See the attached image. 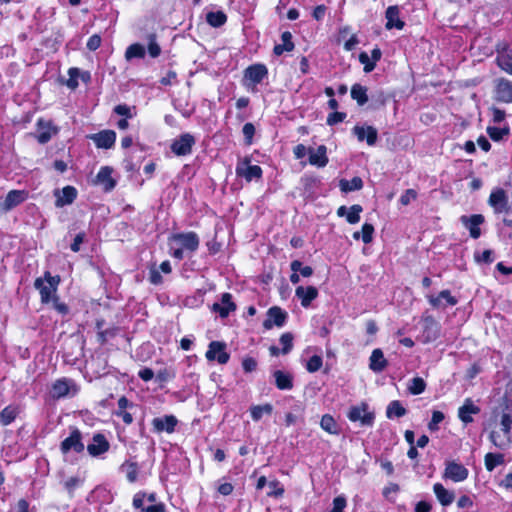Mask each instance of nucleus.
Here are the masks:
<instances>
[{
    "label": "nucleus",
    "instance_id": "1",
    "mask_svg": "<svg viewBox=\"0 0 512 512\" xmlns=\"http://www.w3.org/2000/svg\"><path fill=\"white\" fill-rule=\"evenodd\" d=\"M492 421L497 423L499 420L501 431L500 435L497 431L492 430L489 435L490 441L499 449H507L511 444V428H512V411L509 406H499L492 411Z\"/></svg>",
    "mask_w": 512,
    "mask_h": 512
},
{
    "label": "nucleus",
    "instance_id": "2",
    "mask_svg": "<svg viewBox=\"0 0 512 512\" xmlns=\"http://www.w3.org/2000/svg\"><path fill=\"white\" fill-rule=\"evenodd\" d=\"M59 283L60 277L58 275L52 276L48 271L44 273V278H36L34 287L39 291L42 304L50 303L57 296Z\"/></svg>",
    "mask_w": 512,
    "mask_h": 512
},
{
    "label": "nucleus",
    "instance_id": "3",
    "mask_svg": "<svg viewBox=\"0 0 512 512\" xmlns=\"http://www.w3.org/2000/svg\"><path fill=\"white\" fill-rule=\"evenodd\" d=\"M496 64L504 72L512 75V49L505 41L498 42L495 46Z\"/></svg>",
    "mask_w": 512,
    "mask_h": 512
},
{
    "label": "nucleus",
    "instance_id": "4",
    "mask_svg": "<svg viewBox=\"0 0 512 512\" xmlns=\"http://www.w3.org/2000/svg\"><path fill=\"white\" fill-rule=\"evenodd\" d=\"M488 204L493 208L495 213H509L511 206L506 191L502 188L494 189L488 199Z\"/></svg>",
    "mask_w": 512,
    "mask_h": 512
},
{
    "label": "nucleus",
    "instance_id": "5",
    "mask_svg": "<svg viewBox=\"0 0 512 512\" xmlns=\"http://www.w3.org/2000/svg\"><path fill=\"white\" fill-rule=\"evenodd\" d=\"M268 75L267 67L264 64H253L244 70V85L249 87L257 85Z\"/></svg>",
    "mask_w": 512,
    "mask_h": 512
},
{
    "label": "nucleus",
    "instance_id": "6",
    "mask_svg": "<svg viewBox=\"0 0 512 512\" xmlns=\"http://www.w3.org/2000/svg\"><path fill=\"white\" fill-rule=\"evenodd\" d=\"M84 449L85 446L82 442V434L77 428H74L70 435L60 444V450L63 454H67L70 451L81 453Z\"/></svg>",
    "mask_w": 512,
    "mask_h": 512
},
{
    "label": "nucleus",
    "instance_id": "7",
    "mask_svg": "<svg viewBox=\"0 0 512 512\" xmlns=\"http://www.w3.org/2000/svg\"><path fill=\"white\" fill-rule=\"evenodd\" d=\"M195 138L189 133H184L171 144V151L177 156H186L192 152Z\"/></svg>",
    "mask_w": 512,
    "mask_h": 512
},
{
    "label": "nucleus",
    "instance_id": "8",
    "mask_svg": "<svg viewBox=\"0 0 512 512\" xmlns=\"http://www.w3.org/2000/svg\"><path fill=\"white\" fill-rule=\"evenodd\" d=\"M348 418L352 422L360 421L363 426H372L375 416L368 411L367 404L362 403L360 406L351 407Z\"/></svg>",
    "mask_w": 512,
    "mask_h": 512
},
{
    "label": "nucleus",
    "instance_id": "9",
    "mask_svg": "<svg viewBox=\"0 0 512 512\" xmlns=\"http://www.w3.org/2000/svg\"><path fill=\"white\" fill-rule=\"evenodd\" d=\"M226 344L220 341H212L206 351V358L208 361L217 360L219 364H226L229 361L230 355L226 352Z\"/></svg>",
    "mask_w": 512,
    "mask_h": 512
},
{
    "label": "nucleus",
    "instance_id": "10",
    "mask_svg": "<svg viewBox=\"0 0 512 512\" xmlns=\"http://www.w3.org/2000/svg\"><path fill=\"white\" fill-rule=\"evenodd\" d=\"M494 98L498 102L512 103V81L506 78L495 80Z\"/></svg>",
    "mask_w": 512,
    "mask_h": 512
},
{
    "label": "nucleus",
    "instance_id": "11",
    "mask_svg": "<svg viewBox=\"0 0 512 512\" xmlns=\"http://www.w3.org/2000/svg\"><path fill=\"white\" fill-rule=\"evenodd\" d=\"M287 313L278 306H273L268 309L267 317L263 322V327L267 330L272 329L274 326L283 327L287 320Z\"/></svg>",
    "mask_w": 512,
    "mask_h": 512
},
{
    "label": "nucleus",
    "instance_id": "12",
    "mask_svg": "<svg viewBox=\"0 0 512 512\" xmlns=\"http://www.w3.org/2000/svg\"><path fill=\"white\" fill-rule=\"evenodd\" d=\"M177 424L178 419L174 415L155 417L151 421L153 431L158 434L162 432H166L168 434L173 433Z\"/></svg>",
    "mask_w": 512,
    "mask_h": 512
},
{
    "label": "nucleus",
    "instance_id": "13",
    "mask_svg": "<svg viewBox=\"0 0 512 512\" xmlns=\"http://www.w3.org/2000/svg\"><path fill=\"white\" fill-rule=\"evenodd\" d=\"M171 240L190 252H195L199 247V237L195 232L177 233L172 235Z\"/></svg>",
    "mask_w": 512,
    "mask_h": 512
},
{
    "label": "nucleus",
    "instance_id": "14",
    "mask_svg": "<svg viewBox=\"0 0 512 512\" xmlns=\"http://www.w3.org/2000/svg\"><path fill=\"white\" fill-rule=\"evenodd\" d=\"M463 226L469 230L470 236L473 239H478L481 235L480 225L484 222V216L481 214H474L471 216L463 215L460 218Z\"/></svg>",
    "mask_w": 512,
    "mask_h": 512
},
{
    "label": "nucleus",
    "instance_id": "15",
    "mask_svg": "<svg viewBox=\"0 0 512 512\" xmlns=\"http://www.w3.org/2000/svg\"><path fill=\"white\" fill-rule=\"evenodd\" d=\"M236 174L250 182L253 179H260L262 177V169L258 165H249V159L246 158L242 163L237 165Z\"/></svg>",
    "mask_w": 512,
    "mask_h": 512
},
{
    "label": "nucleus",
    "instance_id": "16",
    "mask_svg": "<svg viewBox=\"0 0 512 512\" xmlns=\"http://www.w3.org/2000/svg\"><path fill=\"white\" fill-rule=\"evenodd\" d=\"M89 138L95 143L97 148L110 149L115 144L116 133L113 130H102L90 135Z\"/></svg>",
    "mask_w": 512,
    "mask_h": 512
},
{
    "label": "nucleus",
    "instance_id": "17",
    "mask_svg": "<svg viewBox=\"0 0 512 512\" xmlns=\"http://www.w3.org/2000/svg\"><path fill=\"white\" fill-rule=\"evenodd\" d=\"M468 469L462 464L456 462H448L445 468L444 477L454 482H462L468 477Z\"/></svg>",
    "mask_w": 512,
    "mask_h": 512
},
{
    "label": "nucleus",
    "instance_id": "18",
    "mask_svg": "<svg viewBox=\"0 0 512 512\" xmlns=\"http://www.w3.org/2000/svg\"><path fill=\"white\" fill-rule=\"evenodd\" d=\"M109 447L110 445L106 437L101 433H97L93 436V442L87 445V451L91 456L97 457L107 452Z\"/></svg>",
    "mask_w": 512,
    "mask_h": 512
},
{
    "label": "nucleus",
    "instance_id": "19",
    "mask_svg": "<svg viewBox=\"0 0 512 512\" xmlns=\"http://www.w3.org/2000/svg\"><path fill=\"white\" fill-rule=\"evenodd\" d=\"M439 331L438 323L432 317H427L423 321L422 342L430 343L435 341L439 336Z\"/></svg>",
    "mask_w": 512,
    "mask_h": 512
},
{
    "label": "nucleus",
    "instance_id": "20",
    "mask_svg": "<svg viewBox=\"0 0 512 512\" xmlns=\"http://www.w3.org/2000/svg\"><path fill=\"white\" fill-rule=\"evenodd\" d=\"M399 15L400 9L397 5L389 6L385 12V17L387 20L385 28L388 30L393 28L402 30L405 26V22L400 19Z\"/></svg>",
    "mask_w": 512,
    "mask_h": 512
},
{
    "label": "nucleus",
    "instance_id": "21",
    "mask_svg": "<svg viewBox=\"0 0 512 512\" xmlns=\"http://www.w3.org/2000/svg\"><path fill=\"white\" fill-rule=\"evenodd\" d=\"M38 134L36 136L37 141L40 144L49 142L53 135L57 133V129L52 126L51 122L39 119L37 121Z\"/></svg>",
    "mask_w": 512,
    "mask_h": 512
},
{
    "label": "nucleus",
    "instance_id": "22",
    "mask_svg": "<svg viewBox=\"0 0 512 512\" xmlns=\"http://www.w3.org/2000/svg\"><path fill=\"white\" fill-rule=\"evenodd\" d=\"M353 133L359 141L362 142V141L366 140V142L369 146L375 145V143L377 141V137H378L377 130L372 126H367V127L355 126L353 128Z\"/></svg>",
    "mask_w": 512,
    "mask_h": 512
},
{
    "label": "nucleus",
    "instance_id": "23",
    "mask_svg": "<svg viewBox=\"0 0 512 512\" xmlns=\"http://www.w3.org/2000/svg\"><path fill=\"white\" fill-rule=\"evenodd\" d=\"M295 295L300 299L301 305L307 308L310 306L311 302L317 298L318 290L314 286H298L295 290Z\"/></svg>",
    "mask_w": 512,
    "mask_h": 512
},
{
    "label": "nucleus",
    "instance_id": "24",
    "mask_svg": "<svg viewBox=\"0 0 512 512\" xmlns=\"http://www.w3.org/2000/svg\"><path fill=\"white\" fill-rule=\"evenodd\" d=\"M309 163L317 167H325L328 163L327 148L325 145L318 146L317 149L308 150Z\"/></svg>",
    "mask_w": 512,
    "mask_h": 512
},
{
    "label": "nucleus",
    "instance_id": "25",
    "mask_svg": "<svg viewBox=\"0 0 512 512\" xmlns=\"http://www.w3.org/2000/svg\"><path fill=\"white\" fill-rule=\"evenodd\" d=\"M213 311L218 312L220 317L226 318L230 312L236 309L235 303L232 301L230 293H224L221 298V303L213 304Z\"/></svg>",
    "mask_w": 512,
    "mask_h": 512
},
{
    "label": "nucleus",
    "instance_id": "26",
    "mask_svg": "<svg viewBox=\"0 0 512 512\" xmlns=\"http://www.w3.org/2000/svg\"><path fill=\"white\" fill-rule=\"evenodd\" d=\"M27 193L24 190H11L6 195L3 208L5 211H10L26 200Z\"/></svg>",
    "mask_w": 512,
    "mask_h": 512
},
{
    "label": "nucleus",
    "instance_id": "27",
    "mask_svg": "<svg viewBox=\"0 0 512 512\" xmlns=\"http://www.w3.org/2000/svg\"><path fill=\"white\" fill-rule=\"evenodd\" d=\"M55 195L57 197L55 202L56 207H63L73 203L77 196V190L73 186H66L61 192L57 191Z\"/></svg>",
    "mask_w": 512,
    "mask_h": 512
},
{
    "label": "nucleus",
    "instance_id": "28",
    "mask_svg": "<svg viewBox=\"0 0 512 512\" xmlns=\"http://www.w3.org/2000/svg\"><path fill=\"white\" fill-rule=\"evenodd\" d=\"M112 172V168L104 166L96 176V183L102 185L105 191H111L116 185V181L112 178Z\"/></svg>",
    "mask_w": 512,
    "mask_h": 512
},
{
    "label": "nucleus",
    "instance_id": "29",
    "mask_svg": "<svg viewBox=\"0 0 512 512\" xmlns=\"http://www.w3.org/2000/svg\"><path fill=\"white\" fill-rule=\"evenodd\" d=\"M480 409L475 406L471 399H466L458 410V417L464 424L473 422L472 414H478Z\"/></svg>",
    "mask_w": 512,
    "mask_h": 512
},
{
    "label": "nucleus",
    "instance_id": "30",
    "mask_svg": "<svg viewBox=\"0 0 512 512\" xmlns=\"http://www.w3.org/2000/svg\"><path fill=\"white\" fill-rule=\"evenodd\" d=\"M387 360L381 349H374L370 356L369 368L376 373L382 372L387 367Z\"/></svg>",
    "mask_w": 512,
    "mask_h": 512
},
{
    "label": "nucleus",
    "instance_id": "31",
    "mask_svg": "<svg viewBox=\"0 0 512 512\" xmlns=\"http://www.w3.org/2000/svg\"><path fill=\"white\" fill-rule=\"evenodd\" d=\"M433 491L443 506H449L455 499L454 492L447 490L441 483L434 484Z\"/></svg>",
    "mask_w": 512,
    "mask_h": 512
},
{
    "label": "nucleus",
    "instance_id": "32",
    "mask_svg": "<svg viewBox=\"0 0 512 512\" xmlns=\"http://www.w3.org/2000/svg\"><path fill=\"white\" fill-rule=\"evenodd\" d=\"M73 382L68 379H59L52 386V395L54 398H62L69 394Z\"/></svg>",
    "mask_w": 512,
    "mask_h": 512
},
{
    "label": "nucleus",
    "instance_id": "33",
    "mask_svg": "<svg viewBox=\"0 0 512 512\" xmlns=\"http://www.w3.org/2000/svg\"><path fill=\"white\" fill-rule=\"evenodd\" d=\"M281 44L274 46V54L280 56L284 52H290L294 49V43L292 42V34L289 31H285L281 34Z\"/></svg>",
    "mask_w": 512,
    "mask_h": 512
},
{
    "label": "nucleus",
    "instance_id": "34",
    "mask_svg": "<svg viewBox=\"0 0 512 512\" xmlns=\"http://www.w3.org/2000/svg\"><path fill=\"white\" fill-rule=\"evenodd\" d=\"M275 378V385L280 390H290L293 388L292 376L281 370H277L273 373Z\"/></svg>",
    "mask_w": 512,
    "mask_h": 512
},
{
    "label": "nucleus",
    "instance_id": "35",
    "mask_svg": "<svg viewBox=\"0 0 512 512\" xmlns=\"http://www.w3.org/2000/svg\"><path fill=\"white\" fill-rule=\"evenodd\" d=\"M442 299H444L450 306L457 304V299L451 295L449 290H442L438 296H430L428 298L429 303L435 308H438L442 305Z\"/></svg>",
    "mask_w": 512,
    "mask_h": 512
},
{
    "label": "nucleus",
    "instance_id": "36",
    "mask_svg": "<svg viewBox=\"0 0 512 512\" xmlns=\"http://www.w3.org/2000/svg\"><path fill=\"white\" fill-rule=\"evenodd\" d=\"M340 190L344 193L357 191L362 189L363 181L360 177H353L351 180L341 179L339 181Z\"/></svg>",
    "mask_w": 512,
    "mask_h": 512
},
{
    "label": "nucleus",
    "instance_id": "37",
    "mask_svg": "<svg viewBox=\"0 0 512 512\" xmlns=\"http://www.w3.org/2000/svg\"><path fill=\"white\" fill-rule=\"evenodd\" d=\"M351 97L359 106H363L368 102L367 88L361 84H354L351 87Z\"/></svg>",
    "mask_w": 512,
    "mask_h": 512
},
{
    "label": "nucleus",
    "instance_id": "38",
    "mask_svg": "<svg viewBox=\"0 0 512 512\" xmlns=\"http://www.w3.org/2000/svg\"><path fill=\"white\" fill-rule=\"evenodd\" d=\"M407 410L403 407L399 400L391 401L386 408V417L392 419L394 417L400 418L406 415Z\"/></svg>",
    "mask_w": 512,
    "mask_h": 512
},
{
    "label": "nucleus",
    "instance_id": "39",
    "mask_svg": "<svg viewBox=\"0 0 512 512\" xmlns=\"http://www.w3.org/2000/svg\"><path fill=\"white\" fill-rule=\"evenodd\" d=\"M484 462L487 471L492 472L497 466L504 463V455L500 453H487Z\"/></svg>",
    "mask_w": 512,
    "mask_h": 512
},
{
    "label": "nucleus",
    "instance_id": "40",
    "mask_svg": "<svg viewBox=\"0 0 512 512\" xmlns=\"http://www.w3.org/2000/svg\"><path fill=\"white\" fill-rule=\"evenodd\" d=\"M320 426L324 431L328 432L329 434H339L338 425L335 419L330 414H325L322 416Z\"/></svg>",
    "mask_w": 512,
    "mask_h": 512
},
{
    "label": "nucleus",
    "instance_id": "41",
    "mask_svg": "<svg viewBox=\"0 0 512 512\" xmlns=\"http://www.w3.org/2000/svg\"><path fill=\"white\" fill-rule=\"evenodd\" d=\"M18 408L12 405L5 407L0 412V423L4 426L11 424L18 415Z\"/></svg>",
    "mask_w": 512,
    "mask_h": 512
},
{
    "label": "nucleus",
    "instance_id": "42",
    "mask_svg": "<svg viewBox=\"0 0 512 512\" xmlns=\"http://www.w3.org/2000/svg\"><path fill=\"white\" fill-rule=\"evenodd\" d=\"M206 21L212 27L218 28L226 23L227 16L222 11H216V12L212 11V12L207 13Z\"/></svg>",
    "mask_w": 512,
    "mask_h": 512
},
{
    "label": "nucleus",
    "instance_id": "43",
    "mask_svg": "<svg viewBox=\"0 0 512 512\" xmlns=\"http://www.w3.org/2000/svg\"><path fill=\"white\" fill-rule=\"evenodd\" d=\"M272 411L273 407L269 403L264 405H256L251 407L250 409L251 418L253 419V421H259L264 414L271 415Z\"/></svg>",
    "mask_w": 512,
    "mask_h": 512
},
{
    "label": "nucleus",
    "instance_id": "44",
    "mask_svg": "<svg viewBox=\"0 0 512 512\" xmlns=\"http://www.w3.org/2000/svg\"><path fill=\"white\" fill-rule=\"evenodd\" d=\"M145 56V48L139 43L130 45L125 52V58L130 61L133 58H143Z\"/></svg>",
    "mask_w": 512,
    "mask_h": 512
},
{
    "label": "nucleus",
    "instance_id": "45",
    "mask_svg": "<svg viewBox=\"0 0 512 512\" xmlns=\"http://www.w3.org/2000/svg\"><path fill=\"white\" fill-rule=\"evenodd\" d=\"M426 389V382L421 377H414L409 381L408 391L412 395H419Z\"/></svg>",
    "mask_w": 512,
    "mask_h": 512
},
{
    "label": "nucleus",
    "instance_id": "46",
    "mask_svg": "<svg viewBox=\"0 0 512 512\" xmlns=\"http://www.w3.org/2000/svg\"><path fill=\"white\" fill-rule=\"evenodd\" d=\"M363 211V208L359 204L352 205L346 215V220L350 224H356L360 221V213Z\"/></svg>",
    "mask_w": 512,
    "mask_h": 512
},
{
    "label": "nucleus",
    "instance_id": "47",
    "mask_svg": "<svg viewBox=\"0 0 512 512\" xmlns=\"http://www.w3.org/2000/svg\"><path fill=\"white\" fill-rule=\"evenodd\" d=\"M148 53L152 58H156L161 54V48L156 42V35L149 34L148 35Z\"/></svg>",
    "mask_w": 512,
    "mask_h": 512
},
{
    "label": "nucleus",
    "instance_id": "48",
    "mask_svg": "<svg viewBox=\"0 0 512 512\" xmlns=\"http://www.w3.org/2000/svg\"><path fill=\"white\" fill-rule=\"evenodd\" d=\"M123 467L126 468L127 480L131 483L136 482L137 478H138V472H139L137 463H134V462L126 463L123 465Z\"/></svg>",
    "mask_w": 512,
    "mask_h": 512
},
{
    "label": "nucleus",
    "instance_id": "49",
    "mask_svg": "<svg viewBox=\"0 0 512 512\" xmlns=\"http://www.w3.org/2000/svg\"><path fill=\"white\" fill-rule=\"evenodd\" d=\"M279 341L283 346L281 352L288 354L293 348V335L290 332L284 333L281 335Z\"/></svg>",
    "mask_w": 512,
    "mask_h": 512
},
{
    "label": "nucleus",
    "instance_id": "50",
    "mask_svg": "<svg viewBox=\"0 0 512 512\" xmlns=\"http://www.w3.org/2000/svg\"><path fill=\"white\" fill-rule=\"evenodd\" d=\"M487 133L492 140L499 141L504 135H508L509 130L506 128L488 127Z\"/></svg>",
    "mask_w": 512,
    "mask_h": 512
},
{
    "label": "nucleus",
    "instance_id": "51",
    "mask_svg": "<svg viewBox=\"0 0 512 512\" xmlns=\"http://www.w3.org/2000/svg\"><path fill=\"white\" fill-rule=\"evenodd\" d=\"M69 79L66 81V86L72 90H75L78 87V77H79V69L78 68H70L68 70Z\"/></svg>",
    "mask_w": 512,
    "mask_h": 512
},
{
    "label": "nucleus",
    "instance_id": "52",
    "mask_svg": "<svg viewBox=\"0 0 512 512\" xmlns=\"http://www.w3.org/2000/svg\"><path fill=\"white\" fill-rule=\"evenodd\" d=\"M323 361L322 358L318 355H313L307 362L306 369L310 373H314L318 371L322 367Z\"/></svg>",
    "mask_w": 512,
    "mask_h": 512
},
{
    "label": "nucleus",
    "instance_id": "53",
    "mask_svg": "<svg viewBox=\"0 0 512 512\" xmlns=\"http://www.w3.org/2000/svg\"><path fill=\"white\" fill-rule=\"evenodd\" d=\"M374 227L372 224L365 223L361 230V239L365 244H368L373 239Z\"/></svg>",
    "mask_w": 512,
    "mask_h": 512
},
{
    "label": "nucleus",
    "instance_id": "54",
    "mask_svg": "<svg viewBox=\"0 0 512 512\" xmlns=\"http://www.w3.org/2000/svg\"><path fill=\"white\" fill-rule=\"evenodd\" d=\"M359 61L364 65V71L369 73L375 69V62L368 56L366 52H361L359 54Z\"/></svg>",
    "mask_w": 512,
    "mask_h": 512
},
{
    "label": "nucleus",
    "instance_id": "55",
    "mask_svg": "<svg viewBox=\"0 0 512 512\" xmlns=\"http://www.w3.org/2000/svg\"><path fill=\"white\" fill-rule=\"evenodd\" d=\"M444 420V414L441 411H433L431 421L428 424V428L431 431L438 430V424Z\"/></svg>",
    "mask_w": 512,
    "mask_h": 512
},
{
    "label": "nucleus",
    "instance_id": "56",
    "mask_svg": "<svg viewBox=\"0 0 512 512\" xmlns=\"http://www.w3.org/2000/svg\"><path fill=\"white\" fill-rule=\"evenodd\" d=\"M475 259L479 263L490 264L494 261L493 251L492 250H484L481 254H476Z\"/></svg>",
    "mask_w": 512,
    "mask_h": 512
},
{
    "label": "nucleus",
    "instance_id": "57",
    "mask_svg": "<svg viewBox=\"0 0 512 512\" xmlns=\"http://www.w3.org/2000/svg\"><path fill=\"white\" fill-rule=\"evenodd\" d=\"M242 132L245 137L246 143L251 144L252 138L255 134V126L252 123L248 122V123L244 124V126L242 128Z\"/></svg>",
    "mask_w": 512,
    "mask_h": 512
},
{
    "label": "nucleus",
    "instance_id": "58",
    "mask_svg": "<svg viewBox=\"0 0 512 512\" xmlns=\"http://www.w3.org/2000/svg\"><path fill=\"white\" fill-rule=\"evenodd\" d=\"M417 198V192L414 189H407L400 197V203L404 206Z\"/></svg>",
    "mask_w": 512,
    "mask_h": 512
},
{
    "label": "nucleus",
    "instance_id": "59",
    "mask_svg": "<svg viewBox=\"0 0 512 512\" xmlns=\"http://www.w3.org/2000/svg\"><path fill=\"white\" fill-rule=\"evenodd\" d=\"M345 118H346V113L335 111L328 115L327 124L330 126H333L335 124H338V123L344 121Z\"/></svg>",
    "mask_w": 512,
    "mask_h": 512
},
{
    "label": "nucleus",
    "instance_id": "60",
    "mask_svg": "<svg viewBox=\"0 0 512 512\" xmlns=\"http://www.w3.org/2000/svg\"><path fill=\"white\" fill-rule=\"evenodd\" d=\"M346 507V498L344 496H337L333 500V508L330 512H344Z\"/></svg>",
    "mask_w": 512,
    "mask_h": 512
},
{
    "label": "nucleus",
    "instance_id": "61",
    "mask_svg": "<svg viewBox=\"0 0 512 512\" xmlns=\"http://www.w3.org/2000/svg\"><path fill=\"white\" fill-rule=\"evenodd\" d=\"M51 302H53V309H55L59 314H68L69 307L65 303L60 302L58 296H55Z\"/></svg>",
    "mask_w": 512,
    "mask_h": 512
},
{
    "label": "nucleus",
    "instance_id": "62",
    "mask_svg": "<svg viewBox=\"0 0 512 512\" xmlns=\"http://www.w3.org/2000/svg\"><path fill=\"white\" fill-rule=\"evenodd\" d=\"M242 367L245 372L249 373L256 369L257 361L252 357L244 358L242 361Z\"/></svg>",
    "mask_w": 512,
    "mask_h": 512
},
{
    "label": "nucleus",
    "instance_id": "63",
    "mask_svg": "<svg viewBox=\"0 0 512 512\" xmlns=\"http://www.w3.org/2000/svg\"><path fill=\"white\" fill-rule=\"evenodd\" d=\"M101 45V37L97 34L92 35L87 41V48L90 51H95Z\"/></svg>",
    "mask_w": 512,
    "mask_h": 512
},
{
    "label": "nucleus",
    "instance_id": "64",
    "mask_svg": "<svg viewBox=\"0 0 512 512\" xmlns=\"http://www.w3.org/2000/svg\"><path fill=\"white\" fill-rule=\"evenodd\" d=\"M142 512H166V506L163 503H157L142 508Z\"/></svg>",
    "mask_w": 512,
    "mask_h": 512
}]
</instances>
